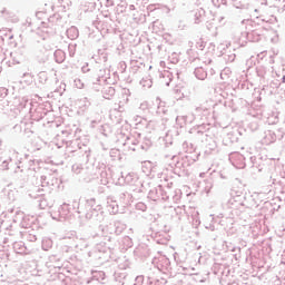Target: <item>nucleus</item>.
Instances as JSON below:
<instances>
[{
	"instance_id": "obj_1",
	"label": "nucleus",
	"mask_w": 285,
	"mask_h": 285,
	"mask_svg": "<svg viewBox=\"0 0 285 285\" xmlns=\"http://www.w3.org/2000/svg\"><path fill=\"white\" fill-rule=\"evenodd\" d=\"M71 32L75 35V37H77V35H78L77 29H75V28L68 29L67 33L71 35Z\"/></svg>"
},
{
	"instance_id": "obj_2",
	"label": "nucleus",
	"mask_w": 285,
	"mask_h": 285,
	"mask_svg": "<svg viewBox=\"0 0 285 285\" xmlns=\"http://www.w3.org/2000/svg\"><path fill=\"white\" fill-rule=\"evenodd\" d=\"M57 55H62V52H61V51H58V52H56V57H57Z\"/></svg>"
},
{
	"instance_id": "obj_3",
	"label": "nucleus",
	"mask_w": 285,
	"mask_h": 285,
	"mask_svg": "<svg viewBox=\"0 0 285 285\" xmlns=\"http://www.w3.org/2000/svg\"><path fill=\"white\" fill-rule=\"evenodd\" d=\"M283 83H285V76L283 77Z\"/></svg>"
}]
</instances>
